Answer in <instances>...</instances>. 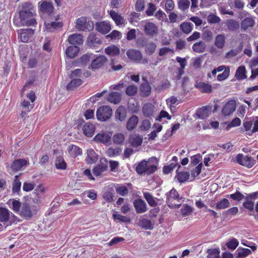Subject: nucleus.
I'll list each match as a JSON object with an SVG mask.
<instances>
[{
	"instance_id": "nucleus-43",
	"label": "nucleus",
	"mask_w": 258,
	"mask_h": 258,
	"mask_svg": "<svg viewBox=\"0 0 258 258\" xmlns=\"http://www.w3.org/2000/svg\"><path fill=\"white\" fill-rule=\"evenodd\" d=\"M105 52L110 56L117 55L120 53L119 49L114 45H110L105 49Z\"/></svg>"
},
{
	"instance_id": "nucleus-51",
	"label": "nucleus",
	"mask_w": 258,
	"mask_h": 258,
	"mask_svg": "<svg viewBox=\"0 0 258 258\" xmlns=\"http://www.w3.org/2000/svg\"><path fill=\"white\" fill-rule=\"evenodd\" d=\"M144 197L147 201L148 204L151 207H156L157 203L155 200V198L149 192H145L143 193Z\"/></svg>"
},
{
	"instance_id": "nucleus-16",
	"label": "nucleus",
	"mask_w": 258,
	"mask_h": 258,
	"mask_svg": "<svg viewBox=\"0 0 258 258\" xmlns=\"http://www.w3.org/2000/svg\"><path fill=\"white\" fill-rule=\"evenodd\" d=\"M34 33V30L31 28L21 29L18 31L21 41L24 43L29 41L30 37L33 36Z\"/></svg>"
},
{
	"instance_id": "nucleus-44",
	"label": "nucleus",
	"mask_w": 258,
	"mask_h": 258,
	"mask_svg": "<svg viewBox=\"0 0 258 258\" xmlns=\"http://www.w3.org/2000/svg\"><path fill=\"white\" fill-rule=\"evenodd\" d=\"M55 166L57 169L65 170L67 167V164L64 161L62 156H58L55 161Z\"/></svg>"
},
{
	"instance_id": "nucleus-24",
	"label": "nucleus",
	"mask_w": 258,
	"mask_h": 258,
	"mask_svg": "<svg viewBox=\"0 0 258 258\" xmlns=\"http://www.w3.org/2000/svg\"><path fill=\"white\" fill-rule=\"evenodd\" d=\"M95 26L98 31L104 34L108 33L111 30L110 24L105 21L97 22Z\"/></svg>"
},
{
	"instance_id": "nucleus-42",
	"label": "nucleus",
	"mask_w": 258,
	"mask_h": 258,
	"mask_svg": "<svg viewBox=\"0 0 258 258\" xmlns=\"http://www.w3.org/2000/svg\"><path fill=\"white\" fill-rule=\"evenodd\" d=\"M107 99L109 102L116 104L120 101L121 95L119 93L112 92L109 94Z\"/></svg>"
},
{
	"instance_id": "nucleus-10",
	"label": "nucleus",
	"mask_w": 258,
	"mask_h": 258,
	"mask_svg": "<svg viewBox=\"0 0 258 258\" xmlns=\"http://www.w3.org/2000/svg\"><path fill=\"white\" fill-rule=\"evenodd\" d=\"M237 162L248 168L252 167L256 163V160L251 156H243L242 154H238L236 157Z\"/></svg>"
},
{
	"instance_id": "nucleus-15",
	"label": "nucleus",
	"mask_w": 258,
	"mask_h": 258,
	"mask_svg": "<svg viewBox=\"0 0 258 258\" xmlns=\"http://www.w3.org/2000/svg\"><path fill=\"white\" fill-rule=\"evenodd\" d=\"M111 136L110 133L101 132L94 137V141L98 143L107 144L110 141Z\"/></svg>"
},
{
	"instance_id": "nucleus-12",
	"label": "nucleus",
	"mask_w": 258,
	"mask_h": 258,
	"mask_svg": "<svg viewBox=\"0 0 258 258\" xmlns=\"http://www.w3.org/2000/svg\"><path fill=\"white\" fill-rule=\"evenodd\" d=\"M143 27L144 32L147 36L152 37L158 33V28L153 22H147L145 23Z\"/></svg>"
},
{
	"instance_id": "nucleus-20",
	"label": "nucleus",
	"mask_w": 258,
	"mask_h": 258,
	"mask_svg": "<svg viewBox=\"0 0 258 258\" xmlns=\"http://www.w3.org/2000/svg\"><path fill=\"white\" fill-rule=\"evenodd\" d=\"M145 40L142 39L141 40H138L137 43L141 46H145L146 52L149 55L152 54L155 52L157 47L156 43L153 42H150L146 43L145 45Z\"/></svg>"
},
{
	"instance_id": "nucleus-11",
	"label": "nucleus",
	"mask_w": 258,
	"mask_h": 258,
	"mask_svg": "<svg viewBox=\"0 0 258 258\" xmlns=\"http://www.w3.org/2000/svg\"><path fill=\"white\" fill-rule=\"evenodd\" d=\"M26 97L31 101L32 103L31 104L29 101L24 100L21 103V106L23 110H25L27 112H29L34 106V104L33 103L35 101L36 97L35 92L33 91L28 93L26 95Z\"/></svg>"
},
{
	"instance_id": "nucleus-58",
	"label": "nucleus",
	"mask_w": 258,
	"mask_h": 258,
	"mask_svg": "<svg viewBox=\"0 0 258 258\" xmlns=\"http://www.w3.org/2000/svg\"><path fill=\"white\" fill-rule=\"evenodd\" d=\"M245 196H244L242 193L238 191H236L235 193L226 195V197H229L234 201L238 202L240 201L241 200L244 199Z\"/></svg>"
},
{
	"instance_id": "nucleus-2",
	"label": "nucleus",
	"mask_w": 258,
	"mask_h": 258,
	"mask_svg": "<svg viewBox=\"0 0 258 258\" xmlns=\"http://www.w3.org/2000/svg\"><path fill=\"white\" fill-rule=\"evenodd\" d=\"M60 16L50 17L44 22V31L48 33L55 32L61 29L63 24L60 20Z\"/></svg>"
},
{
	"instance_id": "nucleus-28",
	"label": "nucleus",
	"mask_w": 258,
	"mask_h": 258,
	"mask_svg": "<svg viewBox=\"0 0 258 258\" xmlns=\"http://www.w3.org/2000/svg\"><path fill=\"white\" fill-rule=\"evenodd\" d=\"M92 54H85L83 55L79 59H78L73 62V64L75 67H79L81 66L86 65L89 62L90 60L92 58Z\"/></svg>"
},
{
	"instance_id": "nucleus-13",
	"label": "nucleus",
	"mask_w": 258,
	"mask_h": 258,
	"mask_svg": "<svg viewBox=\"0 0 258 258\" xmlns=\"http://www.w3.org/2000/svg\"><path fill=\"white\" fill-rule=\"evenodd\" d=\"M107 60V58L104 55H99L92 61L89 69L93 70L99 69L103 67Z\"/></svg>"
},
{
	"instance_id": "nucleus-47",
	"label": "nucleus",
	"mask_w": 258,
	"mask_h": 258,
	"mask_svg": "<svg viewBox=\"0 0 258 258\" xmlns=\"http://www.w3.org/2000/svg\"><path fill=\"white\" fill-rule=\"evenodd\" d=\"M236 252V258H245L251 253L249 249L243 247H239Z\"/></svg>"
},
{
	"instance_id": "nucleus-61",
	"label": "nucleus",
	"mask_w": 258,
	"mask_h": 258,
	"mask_svg": "<svg viewBox=\"0 0 258 258\" xmlns=\"http://www.w3.org/2000/svg\"><path fill=\"white\" fill-rule=\"evenodd\" d=\"M138 91V87L135 85H130L127 87L125 90V93L130 96H134Z\"/></svg>"
},
{
	"instance_id": "nucleus-29",
	"label": "nucleus",
	"mask_w": 258,
	"mask_h": 258,
	"mask_svg": "<svg viewBox=\"0 0 258 258\" xmlns=\"http://www.w3.org/2000/svg\"><path fill=\"white\" fill-rule=\"evenodd\" d=\"M140 94L142 96H149L151 93V87L147 80L145 82L142 83L140 86Z\"/></svg>"
},
{
	"instance_id": "nucleus-52",
	"label": "nucleus",
	"mask_w": 258,
	"mask_h": 258,
	"mask_svg": "<svg viewBox=\"0 0 258 258\" xmlns=\"http://www.w3.org/2000/svg\"><path fill=\"white\" fill-rule=\"evenodd\" d=\"M21 182L19 179V175H16L12 184V192L13 194L19 193L20 191Z\"/></svg>"
},
{
	"instance_id": "nucleus-25",
	"label": "nucleus",
	"mask_w": 258,
	"mask_h": 258,
	"mask_svg": "<svg viewBox=\"0 0 258 258\" xmlns=\"http://www.w3.org/2000/svg\"><path fill=\"white\" fill-rule=\"evenodd\" d=\"M134 206L137 213H143L147 211V205L141 199L135 200Z\"/></svg>"
},
{
	"instance_id": "nucleus-34",
	"label": "nucleus",
	"mask_w": 258,
	"mask_h": 258,
	"mask_svg": "<svg viewBox=\"0 0 258 258\" xmlns=\"http://www.w3.org/2000/svg\"><path fill=\"white\" fill-rule=\"evenodd\" d=\"M226 43V36L224 34L217 35L215 39V46L219 49H223Z\"/></svg>"
},
{
	"instance_id": "nucleus-6",
	"label": "nucleus",
	"mask_w": 258,
	"mask_h": 258,
	"mask_svg": "<svg viewBox=\"0 0 258 258\" xmlns=\"http://www.w3.org/2000/svg\"><path fill=\"white\" fill-rule=\"evenodd\" d=\"M112 114V108L110 106H101L96 111V117L99 121H105L111 117Z\"/></svg>"
},
{
	"instance_id": "nucleus-36",
	"label": "nucleus",
	"mask_w": 258,
	"mask_h": 258,
	"mask_svg": "<svg viewBox=\"0 0 258 258\" xmlns=\"http://www.w3.org/2000/svg\"><path fill=\"white\" fill-rule=\"evenodd\" d=\"M128 57L134 60L139 61L142 58L141 52L134 49H129L126 52Z\"/></svg>"
},
{
	"instance_id": "nucleus-55",
	"label": "nucleus",
	"mask_w": 258,
	"mask_h": 258,
	"mask_svg": "<svg viewBox=\"0 0 258 258\" xmlns=\"http://www.w3.org/2000/svg\"><path fill=\"white\" fill-rule=\"evenodd\" d=\"M226 25L228 29L230 31L236 30L239 27V23L233 19L227 20L226 22Z\"/></svg>"
},
{
	"instance_id": "nucleus-9",
	"label": "nucleus",
	"mask_w": 258,
	"mask_h": 258,
	"mask_svg": "<svg viewBox=\"0 0 258 258\" xmlns=\"http://www.w3.org/2000/svg\"><path fill=\"white\" fill-rule=\"evenodd\" d=\"M258 199V191H255L249 194H246L244 199L245 201L242 206L244 208L249 211H253L254 207V201Z\"/></svg>"
},
{
	"instance_id": "nucleus-18",
	"label": "nucleus",
	"mask_w": 258,
	"mask_h": 258,
	"mask_svg": "<svg viewBox=\"0 0 258 258\" xmlns=\"http://www.w3.org/2000/svg\"><path fill=\"white\" fill-rule=\"evenodd\" d=\"M82 130L84 135L87 137H92L95 132L96 127L93 123L87 122L82 126Z\"/></svg>"
},
{
	"instance_id": "nucleus-37",
	"label": "nucleus",
	"mask_w": 258,
	"mask_h": 258,
	"mask_svg": "<svg viewBox=\"0 0 258 258\" xmlns=\"http://www.w3.org/2000/svg\"><path fill=\"white\" fill-rule=\"evenodd\" d=\"M108 169L107 164H103L101 161V164L97 165L93 169V174L97 176H100L103 172Z\"/></svg>"
},
{
	"instance_id": "nucleus-64",
	"label": "nucleus",
	"mask_w": 258,
	"mask_h": 258,
	"mask_svg": "<svg viewBox=\"0 0 258 258\" xmlns=\"http://www.w3.org/2000/svg\"><path fill=\"white\" fill-rule=\"evenodd\" d=\"M116 191L121 196L127 195L128 192L127 188L123 185H118L116 187Z\"/></svg>"
},
{
	"instance_id": "nucleus-8",
	"label": "nucleus",
	"mask_w": 258,
	"mask_h": 258,
	"mask_svg": "<svg viewBox=\"0 0 258 258\" xmlns=\"http://www.w3.org/2000/svg\"><path fill=\"white\" fill-rule=\"evenodd\" d=\"M39 11L44 16L48 18L53 16L54 7L51 2L41 1L39 3Z\"/></svg>"
},
{
	"instance_id": "nucleus-56",
	"label": "nucleus",
	"mask_w": 258,
	"mask_h": 258,
	"mask_svg": "<svg viewBox=\"0 0 258 258\" xmlns=\"http://www.w3.org/2000/svg\"><path fill=\"white\" fill-rule=\"evenodd\" d=\"M229 201L227 199H223L217 202L215 206V209L217 210L225 209L229 207Z\"/></svg>"
},
{
	"instance_id": "nucleus-35",
	"label": "nucleus",
	"mask_w": 258,
	"mask_h": 258,
	"mask_svg": "<svg viewBox=\"0 0 258 258\" xmlns=\"http://www.w3.org/2000/svg\"><path fill=\"white\" fill-rule=\"evenodd\" d=\"M126 113V110L124 107L122 105L119 106L115 111V117L116 119L120 121H124L125 119Z\"/></svg>"
},
{
	"instance_id": "nucleus-39",
	"label": "nucleus",
	"mask_w": 258,
	"mask_h": 258,
	"mask_svg": "<svg viewBox=\"0 0 258 258\" xmlns=\"http://www.w3.org/2000/svg\"><path fill=\"white\" fill-rule=\"evenodd\" d=\"M246 73V71L245 67L243 66H241L237 69L235 74V77L238 80H244L247 78Z\"/></svg>"
},
{
	"instance_id": "nucleus-1",
	"label": "nucleus",
	"mask_w": 258,
	"mask_h": 258,
	"mask_svg": "<svg viewBox=\"0 0 258 258\" xmlns=\"http://www.w3.org/2000/svg\"><path fill=\"white\" fill-rule=\"evenodd\" d=\"M22 10L19 12V17L21 22L26 26H33L36 24V20L33 18L32 4L28 2L22 4Z\"/></svg>"
},
{
	"instance_id": "nucleus-57",
	"label": "nucleus",
	"mask_w": 258,
	"mask_h": 258,
	"mask_svg": "<svg viewBox=\"0 0 258 258\" xmlns=\"http://www.w3.org/2000/svg\"><path fill=\"white\" fill-rule=\"evenodd\" d=\"M37 195L34 198V201L37 204H39L41 202L40 197L38 196L39 192L44 193L45 191V188L42 184L38 185L36 188L35 189Z\"/></svg>"
},
{
	"instance_id": "nucleus-46",
	"label": "nucleus",
	"mask_w": 258,
	"mask_h": 258,
	"mask_svg": "<svg viewBox=\"0 0 258 258\" xmlns=\"http://www.w3.org/2000/svg\"><path fill=\"white\" fill-rule=\"evenodd\" d=\"M68 151L70 155L73 157H76L80 155L82 153V149L78 146L72 145L69 148Z\"/></svg>"
},
{
	"instance_id": "nucleus-19",
	"label": "nucleus",
	"mask_w": 258,
	"mask_h": 258,
	"mask_svg": "<svg viewBox=\"0 0 258 258\" xmlns=\"http://www.w3.org/2000/svg\"><path fill=\"white\" fill-rule=\"evenodd\" d=\"M236 108V102L234 100H231L227 102L222 109V113L225 116H229L231 114Z\"/></svg>"
},
{
	"instance_id": "nucleus-21",
	"label": "nucleus",
	"mask_w": 258,
	"mask_h": 258,
	"mask_svg": "<svg viewBox=\"0 0 258 258\" xmlns=\"http://www.w3.org/2000/svg\"><path fill=\"white\" fill-rule=\"evenodd\" d=\"M216 69L217 72L224 71L222 74H219L217 76V79L219 81H224L229 77L230 74V69L229 67L222 65L220 66Z\"/></svg>"
},
{
	"instance_id": "nucleus-33",
	"label": "nucleus",
	"mask_w": 258,
	"mask_h": 258,
	"mask_svg": "<svg viewBox=\"0 0 258 258\" xmlns=\"http://www.w3.org/2000/svg\"><path fill=\"white\" fill-rule=\"evenodd\" d=\"M143 137L139 135L133 134L129 138V142L134 147L141 146L143 143Z\"/></svg>"
},
{
	"instance_id": "nucleus-38",
	"label": "nucleus",
	"mask_w": 258,
	"mask_h": 258,
	"mask_svg": "<svg viewBox=\"0 0 258 258\" xmlns=\"http://www.w3.org/2000/svg\"><path fill=\"white\" fill-rule=\"evenodd\" d=\"M80 51V48L77 46H70L67 48L66 50L67 56L70 58L75 57Z\"/></svg>"
},
{
	"instance_id": "nucleus-22",
	"label": "nucleus",
	"mask_w": 258,
	"mask_h": 258,
	"mask_svg": "<svg viewBox=\"0 0 258 258\" xmlns=\"http://www.w3.org/2000/svg\"><path fill=\"white\" fill-rule=\"evenodd\" d=\"M28 164V161L25 159H18L15 160L11 166V168L14 172L21 170L23 167Z\"/></svg>"
},
{
	"instance_id": "nucleus-40",
	"label": "nucleus",
	"mask_w": 258,
	"mask_h": 258,
	"mask_svg": "<svg viewBox=\"0 0 258 258\" xmlns=\"http://www.w3.org/2000/svg\"><path fill=\"white\" fill-rule=\"evenodd\" d=\"M110 15L116 25L118 26L125 23V20L123 18L114 11H111Z\"/></svg>"
},
{
	"instance_id": "nucleus-60",
	"label": "nucleus",
	"mask_w": 258,
	"mask_h": 258,
	"mask_svg": "<svg viewBox=\"0 0 258 258\" xmlns=\"http://www.w3.org/2000/svg\"><path fill=\"white\" fill-rule=\"evenodd\" d=\"M180 211L182 215L183 216H186L189 215L192 212L193 209L191 207L188 205L187 204H185L182 206Z\"/></svg>"
},
{
	"instance_id": "nucleus-63",
	"label": "nucleus",
	"mask_w": 258,
	"mask_h": 258,
	"mask_svg": "<svg viewBox=\"0 0 258 258\" xmlns=\"http://www.w3.org/2000/svg\"><path fill=\"white\" fill-rule=\"evenodd\" d=\"M238 241L236 238H233L227 242L226 245L229 249L234 250L238 246Z\"/></svg>"
},
{
	"instance_id": "nucleus-4",
	"label": "nucleus",
	"mask_w": 258,
	"mask_h": 258,
	"mask_svg": "<svg viewBox=\"0 0 258 258\" xmlns=\"http://www.w3.org/2000/svg\"><path fill=\"white\" fill-rule=\"evenodd\" d=\"M243 132L248 136H252L253 134L258 132V117L255 119H246L243 122Z\"/></svg>"
},
{
	"instance_id": "nucleus-59",
	"label": "nucleus",
	"mask_w": 258,
	"mask_h": 258,
	"mask_svg": "<svg viewBox=\"0 0 258 258\" xmlns=\"http://www.w3.org/2000/svg\"><path fill=\"white\" fill-rule=\"evenodd\" d=\"M190 6V2L188 0H180L178 2V8L182 11L187 10Z\"/></svg>"
},
{
	"instance_id": "nucleus-49",
	"label": "nucleus",
	"mask_w": 258,
	"mask_h": 258,
	"mask_svg": "<svg viewBox=\"0 0 258 258\" xmlns=\"http://www.w3.org/2000/svg\"><path fill=\"white\" fill-rule=\"evenodd\" d=\"M180 29L185 34H189L192 30L193 25L190 22H184L180 25Z\"/></svg>"
},
{
	"instance_id": "nucleus-31",
	"label": "nucleus",
	"mask_w": 258,
	"mask_h": 258,
	"mask_svg": "<svg viewBox=\"0 0 258 258\" xmlns=\"http://www.w3.org/2000/svg\"><path fill=\"white\" fill-rule=\"evenodd\" d=\"M172 199L176 200H178L179 199V194L177 191L174 188H172L169 191V192L167 194V197L166 199V203L167 204L168 207L174 208L175 206H173L171 203Z\"/></svg>"
},
{
	"instance_id": "nucleus-41",
	"label": "nucleus",
	"mask_w": 258,
	"mask_h": 258,
	"mask_svg": "<svg viewBox=\"0 0 258 258\" xmlns=\"http://www.w3.org/2000/svg\"><path fill=\"white\" fill-rule=\"evenodd\" d=\"M71 82L67 86L68 90H73L75 88L81 85L83 83L82 80L80 78H72Z\"/></svg>"
},
{
	"instance_id": "nucleus-27",
	"label": "nucleus",
	"mask_w": 258,
	"mask_h": 258,
	"mask_svg": "<svg viewBox=\"0 0 258 258\" xmlns=\"http://www.w3.org/2000/svg\"><path fill=\"white\" fill-rule=\"evenodd\" d=\"M87 43L90 47H95L96 44H101V38L96 34L92 33L89 34L87 38Z\"/></svg>"
},
{
	"instance_id": "nucleus-14",
	"label": "nucleus",
	"mask_w": 258,
	"mask_h": 258,
	"mask_svg": "<svg viewBox=\"0 0 258 258\" xmlns=\"http://www.w3.org/2000/svg\"><path fill=\"white\" fill-rule=\"evenodd\" d=\"M10 212L5 208L0 207V231L3 229L4 226L6 227L10 219Z\"/></svg>"
},
{
	"instance_id": "nucleus-5",
	"label": "nucleus",
	"mask_w": 258,
	"mask_h": 258,
	"mask_svg": "<svg viewBox=\"0 0 258 258\" xmlns=\"http://www.w3.org/2000/svg\"><path fill=\"white\" fill-rule=\"evenodd\" d=\"M37 211L38 209L36 206L30 205L28 203H25L22 204L19 215L26 219H29L37 213Z\"/></svg>"
},
{
	"instance_id": "nucleus-7",
	"label": "nucleus",
	"mask_w": 258,
	"mask_h": 258,
	"mask_svg": "<svg viewBox=\"0 0 258 258\" xmlns=\"http://www.w3.org/2000/svg\"><path fill=\"white\" fill-rule=\"evenodd\" d=\"M76 28L80 31H91L94 28V23L92 21L87 20L86 17H81L76 20Z\"/></svg>"
},
{
	"instance_id": "nucleus-54",
	"label": "nucleus",
	"mask_w": 258,
	"mask_h": 258,
	"mask_svg": "<svg viewBox=\"0 0 258 258\" xmlns=\"http://www.w3.org/2000/svg\"><path fill=\"white\" fill-rule=\"evenodd\" d=\"M207 253V258H220V250L219 248L208 249Z\"/></svg>"
},
{
	"instance_id": "nucleus-50",
	"label": "nucleus",
	"mask_w": 258,
	"mask_h": 258,
	"mask_svg": "<svg viewBox=\"0 0 258 258\" xmlns=\"http://www.w3.org/2000/svg\"><path fill=\"white\" fill-rule=\"evenodd\" d=\"M154 106L151 104H146L144 105L142 111L146 117H150L153 115Z\"/></svg>"
},
{
	"instance_id": "nucleus-26",
	"label": "nucleus",
	"mask_w": 258,
	"mask_h": 258,
	"mask_svg": "<svg viewBox=\"0 0 258 258\" xmlns=\"http://www.w3.org/2000/svg\"><path fill=\"white\" fill-rule=\"evenodd\" d=\"M139 122V117L133 115L131 116L126 122V128L128 131H132L135 130Z\"/></svg>"
},
{
	"instance_id": "nucleus-62",
	"label": "nucleus",
	"mask_w": 258,
	"mask_h": 258,
	"mask_svg": "<svg viewBox=\"0 0 258 258\" xmlns=\"http://www.w3.org/2000/svg\"><path fill=\"white\" fill-rule=\"evenodd\" d=\"M12 210L16 213L19 214L22 204L21 202L16 200H13L12 203Z\"/></svg>"
},
{
	"instance_id": "nucleus-48",
	"label": "nucleus",
	"mask_w": 258,
	"mask_h": 258,
	"mask_svg": "<svg viewBox=\"0 0 258 258\" xmlns=\"http://www.w3.org/2000/svg\"><path fill=\"white\" fill-rule=\"evenodd\" d=\"M206 47V44L203 41H200L199 42L195 43L192 47V50L194 52L197 53H202L203 52Z\"/></svg>"
},
{
	"instance_id": "nucleus-3",
	"label": "nucleus",
	"mask_w": 258,
	"mask_h": 258,
	"mask_svg": "<svg viewBox=\"0 0 258 258\" xmlns=\"http://www.w3.org/2000/svg\"><path fill=\"white\" fill-rule=\"evenodd\" d=\"M156 170L157 166L156 165L145 160H143L139 162L136 168V172L140 175L143 174L150 175L154 173Z\"/></svg>"
},
{
	"instance_id": "nucleus-30",
	"label": "nucleus",
	"mask_w": 258,
	"mask_h": 258,
	"mask_svg": "<svg viewBox=\"0 0 258 258\" xmlns=\"http://www.w3.org/2000/svg\"><path fill=\"white\" fill-rule=\"evenodd\" d=\"M68 42L73 45H81L83 43V36L80 34H73L68 38Z\"/></svg>"
},
{
	"instance_id": "nucleus-45",
	"label": "nucleus",
	"mask_w": 258,
	"mask_h": 258,
	"mask_svg": "<svg viewBox=\"0 0 258 258\" xmlns=\"http://www.w3.org/2000/svg\"><path fill=\"white\" fill-rule=\"evenodd\" d=\"M254 24V21L251 18H245L241 22V28L245 31L248 28L252 27Z\"/></svg>"
},
{
	"instance_id": "nucleus-53",
	"label": "nucleus",
	"mask_w": 258,
	"mask_h": 258,
	"mask_svg": "<svg viewBox=\"0 0 258 258\" xmlns=\"http://www.w3.org/2000/svg\"><path fill=\"white\" fill-rule=\"evenodd\" d=\"M189 173L187 171L177 172L176 178L180 183H183L188 179Z\"/></svg>"
},
{
	"instance_id": "nucleus-17",
	"label": "nucleus",
	"mask_w": 258,
	"mask_h": 258,
	"mask_svg": "<svg viewBox=\"0 0 258 258\" xmlns=\"http://www.w3.org/2000/svg\"><path fill=\"white\" fill-rule=\"evenodd\" d=\"M195 87L201 93L210 94L212 91V86L211 84L202 81H197Z\"/></svg>"
},
{
	"instance_id": "nucleus-32",
	"label": "nucleus",
	"mask_w": 258,
	"mask_h": 258,
	"mask_svg": "<svg viewBox=\"0 0 258 258\" xmlns=\"http://www.w3.org/2000/svg\"><path fill=\"white\" fill-rule=\"evenodd\" d=\"M85 161L88 164L95 163L98 160V156L93 149L87 150Z\"/></svg>"
},
{
	"instance_id": "nucleus-23",
	"label": "nucleus",
	"mask_w": 258,
	"mask_h": 258,
	"mask_svg": "<svg viewBox=\"0 0 258 258\" xmlns=\"http://www.w3.org/2000/svg\"><path fill=\"white\" fill-rule=\"evenodd\" d=\"M211 106H205L197 109L196 115L199 118L205 119L209 116L211 113Z\"/></svg>"
}]
</instances>
